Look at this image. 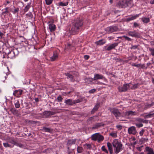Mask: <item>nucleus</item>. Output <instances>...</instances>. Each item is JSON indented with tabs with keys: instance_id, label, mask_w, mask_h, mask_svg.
<instances>
[{
	"instance_id": "nucleus-1",
	"label": "nucleus",
	"mask_w": 154,
	"mask_h": 154,
	"mask_svg": "<svg viewBox=\"0 0 154 154\" xmlns=\"http://www.w3.org/2000/svg\"><path fill=\"white\" fill-rule=\"evenodd\" d=\"M83 25V22L82 19L77 18L73 23L71 28L69 29L70 33L74 34L79 32L80 28Z\"/></svg>"
},
{
	"instance_id": "nucleus-2",
	"label": "nucleus",
	"mask_w": 154,
	"mask_h": 154,
	"mask_svg": "<svg viewBox=\"0 0 154 154\" xmlns=\"http://www.w3.org/2000/svg\"><path fill=\"white\" fill-rule=\"evenodd\" d=\"M112 144L114 149L115 152L116 154L118 153L122 150V145L121 142L119 141L118 140H113Z\"/></svg>"
},
{
	"instance_id": "nucleus-3",
	"label": "nucleus",
	"mask_w": 154,
	"mask_h": 154,
	"mask_svg": "<svg viewBox=\"0 0 154 154\" xmlns=\"http://www.w3.org/2000/svg\"><path fill=\"white\" fill-rule=\"evenodd\" d=\"M82 98L81 99H78L73 101L71 99H68L67 100H66L65 101V103L68 105L71 106L74 104L82 102Z\"/></svg>"
},
{
	"instance_id": "nucleus-4",
	"label": "nucleus",
	"mask_w": 154,
	"mask_h": 154,
	"mask_svg": "<svg viewBox=\"0 0 154 154\" xmlns=\"http://www.w3.org/2000/svg\"><path fill=\"white\" fill-rule=\"evenodd\" d=\"M92 140L95 141L97 140L98 142H100L103 140L104 137L98 133L93 134L91 137Z\"/></svg>"
},
{
	"instance_id": "nucleus-5",
	"label": "nucleus",
	"mask_w": 154,
	"mask_h": 154,
	"mask_svg": "<svg viewBox=\"0 0 154 154\" xmlns=\"http://www.w3.org/2000/svg\"><path fill=\"white\" fill-rule=\"evenodd\" d=\"M129 84H125L122 87L119 86L118 87L119 91L121 92L127 91L130 87Z\"/></svg>"
},
{
	"instance_id": "nucleus-6",
	"label": "nucleus",
	"mask_w": 154,
	"mask_h": 154,
	"mask_svg": "<svg viewBox=\"0 0 154 154\" xmlns=\"http://www.w3.org/2000/svg\"><path fill=\"white\" fill-rule=\"evenodd\" d=\"M111 112L113 113L116 117H119L121 113L119 110L115 108H113L111 110Z\"/></svg>"
},
{
	"instance_id": "nucleus-7",
	"label": "nucleus",
	"mask_w": 154,
	"mask_h": 154,
	"mask_svg": "<svg viewBox=\"0 0 154 154\" xmlns=\"http://www.w3.org/2000/svg\"><path fill=\"white\" fill-rule=\"evenodd\" d=\"M128 35L133 37L136 38H138L140 37V34L137 32H136L135 31L129 32H128Z\"/></svg>"
},
{
	"instance_id": "nucleus-8",
	"label": "nucleus",
	"mask_w": 154,
	"mask_h": 154,
	"mask_svg": "<svg viewBox=\"0 0 154 154\" xmlns=\"http://www.w3.org/2000/svg\"><path fill=\"white\" fill-rule=\"evenodd\" d=\"M128 131L129 134H135L137 131L135 127L132 126L129 128L128 129Z\"/></svg>"
},
{
	"instance_id": "nucleus-9",
	"label": "nucleus",
	"mask_w": 154,
	"mask_h": 154,
	"mask_svg": "<svg viewBox=\"0 0 154 154\" xmlns=\"http://www.w3.org/2000/svg\"><path fill=\"white\" fill-rule=\"evenodd\" d=\"M107 29L109 33H111L117 31L118 30V28L117 27L114 26L107 28Z\"/></svg>"
},
{
	"instance_id": "nucleus-10",
	"label": "nucleus",
	"mask_w": 154,
	"mask_h": 154,
	"mask_svg": "<svg viewBox=\"0 0 154 154\" xmlns=\"http://www.w3.org/2000/svg\"><path fill=\"white\" fill-rule=\"evenodd\" d=\"M6 140L9 143H12L16 145H18V143L14 140L13 137H8L6 139Z\"/></svg>"
},
{
	"instance_id": "nucleus-11",
	"label": "nucleus",
	"mask_w": 154,
	"mask_h": 154,
	"mask_svg": "<svg viewBox=\"0 0 154 154\" xmlns=\"http://www.w3.org/2000/svg\"><path fill=\"white\" fill-rule=\"evenodd\" d=\"M117 5L120 7L122 8H125L127 7V5L125 3V1L122 0L119 2Z\"/></svg>"
},
{
	"instance_id": "nucleus-12",
	"label": "nucleus",
	"mask_w": 154,
	"mask_h": 154,
	"mask_svg": "<svg viewBox=\"0 0 154 154\" xmlns=\"http://www.w3.org/2000/svg\"><path fill=\"white\" fill-rule=\"evenodd\" d=\"M76 140V139L68 140L67 143V145L68 146H71L72 145L75 144Z\"/></svg>"
},
{
	"instance_id": "nucleus-13",
	"label": "nucleus",
	"mask_w": 154,
	"mask_h": 154,
	"mask_svg": "<svg viewBox=\"0 0 154 154\" xmlns=\"http://www.w3.org/2000/svg\"><path fill=\"white\" fill-rule=\"evenodd\" d=\"M104 124L102 123H97L93 125L92 129H97L101 126H104Z\"/></svg>"
},
{
	"instance_id": "nucleus-14",
	"label": "nucleus",
	"mask_w": 154,
	"mask_h": 154,
	"mask_svg": "<svg viewBox=\"0 0 154 154\" xmlns=\"http://www.w3.org/2000/svg\"><path fill=\"white\" fill-rule=\"evenodd\" d=\"M145 151L147 152V154H154L153 149L148 146L146 147Z\"/></svg>"
},
{
	"instance_id": "nucleus-15",
	"label": "nucleus",
	"mask_w": 154,
	"mask_h": 154,
	"mask_svg": "<svg viewBox=\"0 0 154 154\" xmlns=\"http://www.w3.org/2000/svg\"><path fill=\"white\" fill-rule=\"evenodd\" d=\"M49 29L51 32H54L56 29V26L53 23H51L49 25Z\"/></svg>"
},
{
	"instance_id": "nucleus-16",
	"label": "nucleus",
	"mask_w": 154,
	"mask_h": 154,
	"mask_svg": "<svg viewBox=\"0 0 154 154\" xmlns=\"http://www.w3.org/2000/svg\"><path fill=\"white\" fill-rule=\"evenodd\" d=\"M58 54L56 52L54 53L53 56L51 57V61H54L56 60L58 58Z\"/></svg>"
},
{
	"instance_id": "nucleus-17",
	"label": "nucleus",
	"mask_w": 154,
	"mask_h": 154,
	"mask_svg": "<svg viewBox=\"0 0 154 154\" xmlns=\"http://www.w3.org/2000/svg\"><path fill=\"white\" fill-rule=\"evenodd\" d=\"M100 106V104L99 103H97L96 104L94 108L91 112V113L92 114H94L96 111L98 109Z\"/></svg>"
},
{
	"instance_id": "nucleus-18",
	"label": "nucleus",
	"mask_w": 154,
	"mask_h": 154,
	"mask_svg": "<svg viewBox=\"0 0 154 154\" xmlns=\"http://www.w3.org/2000/svg\"><path fill=\"white\" fill-rule=\"evenodd\" d=\"M103 78V76L99 74H95L93 78L94 80H97L99 79H102Z\"/></svg>"
},
{
	"instance_id": "nucleus-19",
	"label": "nucleus",
	"mask_w": 154,
	"mask_h": 154,
	"mask_svg": "<svg viewBox=\"0 0 154 154\" xmlns=\"http://www.w3.org/2000/svg\"><path fill=\"white\" fill-rule=\"evenodd\" d=\"M107 146L108 150L109 151L110 154H112L113 153L112 147L111 144L109 142H108L107 143Z\"/></svg>"
},
{
	"instance_id": "nucleus-20",
	"label": "nucleus",
	"mask_w": 154,
	"mask_h": 154,
	"mask_svg": "<svg viewBox=\"0 0 154 154\" xmlns=\"http://www.w3.org/2000/svg\"><path fill=\"white\" fill-rule=\"evenodd\" d=\"M118 45V43H114L110 45L106 49V50L108 51H110L114 48L115 47L117 46Z\"/></svg>"
},
{
	"instance_id": "nucleus-21",
	"label": "nucleus",
	"mask_w": 154,
	"mask_h": 154,
	"mask_svg": "<svg viewBox=\"0 0 154 154\" xmlns=\"http://www.w3.org/2000/svg\"><path fill=\"white\" fill-rule=\"evenodd\" d=\"M125 2L127 7H132L133 5V0H125Z\"/></svg>"
},
{
	"instance_id": "nucleus-22",
	"label": "nucleus",
	"mask_w": 154,
	"mask_h": 154,
	"mask_svg": "<svg viewBox=\"0 0 154 154\" xmlns=\"http://www.w3.org/2000/svg\"><path fill=\"white\" fill-rule=\"evenodd\" d=\"M125 115L126 116H132L136 115V112H133L131 111H127L125 112Z\"/></svg>"
},
{
	"instance_id": "nucleus-23",
	"label": "nucleus",
	"mask_w": 154,
	"mask_h": 154,
	"mask_svg": "<svg viewBox=\"0 0 154 154\" xmlns=\"http://www.w3.org/2000/svg\"><path fill=\"white\" fill-rule=\"evenodd\" d=\"M10 111L14 114L17 116H19L20 114L18 113V111L15 108H12L10 109Z\"/></svg>"
},
{
	"instance_id": "nucleus-24",
	"label": "nucleus",
	"mask_w": 154,
	"mask_h": 154,
	"mask_svg": "<svg viewBox=\"0 0 154 154\" xmlns=\"http://www.w3.org/2000/svg\"><path fill=\"white\" fill-rule=\"evenodd\" d=\"M52 112L50 111H46L43 112V115L45 117H47L50 115H52Z\"/></svg>"
},
{
	"instance_id": "nucleus-25",
	"label": "nucleus",
	"mask_w": 154,
	"mask_h": 154,
	"mask_svg": "<svg viewBox=\"0 0 154 154\" xmlns=\"http://www.w3.org/2000/svg\"><path fill=\"white\" fill-rule=\"evenodd\" d=\"M139 14H137L136 15H134L131 17L128 18L126 19V21H129L131 20H133L137 17H138L139 16Z\"/></svg>"
},
{
	"instance_id": "nucleus-26",
	"label": "nucleus",
	"mask_w": 154,
	"mask_h": 154,
	"mask_svg": "<svg viewBox=\"0 0 154 154\" xmlns=\"http://www.w3.org/2000/svg\"><path fill=\"white\" fill-rule=\"evenodd\" d=\"M93 80V79L90 78H84V80L85 82L88 84L92 82Z\"/></svg>"
},
{
	"instance_id": "nucleus-27",
	"label": "nucleus",
	"mask_w": 154,
	"mask_h": 154,
	"mask_svg": "<svg viewBox=\"0 0 154 154\" xmlns=\"http://www.w3.org/2000/svg\"><path fill=\"white\" fill-rule=\"evenodd\" d=\"M141 20L144 23H147L150 21V19L148 17H143Z\"/></svg>"
},
{
	"instance_id": "nucleus-28",
	"label": "nucleus",
	"mask_w": 154,
	"mask_h": 154,
	"mask_svg": "<svg viewBox=\"0 0 154 154\" xmlns=\"http://www.w3.org/2000/svg\"><path fill=\"white\" fill-rule=\"evenodd\" d=\"M43 130H44L45 132H48L49 133L52 132L53 131L52 129L45 127H43Z\"/></svg>"
},
{
	"instance_id": "nucleus-29",
	"label": "nucleus",
	"mask_w": 154,
	"mask_h": 154,
	"mask_svg": "<svg viewBox=\"0 0 154 154\" xmlns=\"http://www.w3.org/2000/svg\"><path fill=\"white\" fill-rule=\"evenodd\" d=\"M106 41L103 39L100 40L96 42V43L97 45H102L105 43Z\"/></svg>"
},
{
	"instance_id": "nucleus-30",
	"label": "nucleus",
	"mask_w": 154,
	"mask_h": 154,
	"mask_svg": "<svg viewBox=\"0 0 154 154\" xmlns=\"http://www.w3.org/2000/svg\"><path fill=\"white\" fill-rule=\"evenodd\" d=\"M3 145L5 147L12 148L14 146H12L11 145L9 144V143L8 142H7L3 143Z\"/></svg>"
},
{
	"instance_id": "nucleus-31",
	"label": "nucleus",
	"mask_w": 154,
	"mask_h": 154,
	"mask_svg": "<svg viewBox=\"0 0 154 154\" xmlns=\"http://www.w3.org/2000/svg\"><path fill=\"white\" fill-rule=\"evenodd\" d=\"M8 57L10 58H12L14 56V52L13 51H11L8 54Z\"/></svg>"
},
{
	"instance_id": "nucleus-32",
	"label": "nucleus",
	"mask_w": 154,
	"mask_h": 154,
	"mask_svg": "<svg viewBox=\"0 0 154 154\" xmlns=\"http://www.w3.org/2000/svg\"><path fill=\"white\" fill-rule=\"evenodd\" d=\"M30 7V3H29L25 7V8L24 9V11L25 12H27L28 10L29 9Z\"/></svg>"
},
{
	"instance_id": "nucleus-33",
	"label": "nucleus",
	"mask_w": 154,
	"mask_h": 154,
	"mask_svg": "<svg viewBox=\"0 0 154 154\" xmlns=\"http://www.w3.org/2000/svg\"><path fill=\"white\" fill-rule=\"evenodd\" d=\"M139 84L137 83L134 85L131 88V89L132 90H135L137 88H138L139 86Z\"/></svg>"
},
{
	"instance_id": "nucleus-34",
	"label": "nucleus",
	"mask_w": 154,
	"mask_h": 154,
	"mask_svg": "<svg viewBox=\"0 0 154 154\" xmlns=\"http://www.w3.org/2000/svg\"><path fill=\"white\" fill-rule=\"evenodd\" d=\"M15 106L16 108H19L20 107V104L19 101L17 100L15 102Z\"/></svg>"
},
{
	"instance_id": "nucleus-35",
	"label": "nucleus",
	"mask_w": 154,
	"mask_h": 154,
	"mask_svg": "<svg viewBox=\"0 0 154 154\" xmlns=\"http://www.w3.org/2000/svg\"><path fill=\"white\" fill-rule=\"evenodd\" d=\"M68 3L66 2V3H63L62 2H60L59 3V5L60 6H66L68 5Z\"/></svg>"
},
{
	"instance_id": "nucleus-36",
	"label": "nucleus",
	"mask_w": 154,
	"mask_h": 154,
	"mask_svg": "<svg viewBox=\"0 0 154 154\" xmlns=\"http://www.w3.org/2000/svg\"><path fill=\"white\" fill-rule=\"evenodd\" d=\"M83 150V148L82 147L79 146L77 148V151L79 153H80L82 152Z\"/></svg>"
},
{
	"instance_id": "nucleus-37",
	"label": "nucleus",
	"mask_w": 154,
	"mask_h": 154,
	"mask_svg": "<svg viewBox=\"0 0 154 154\" xmlns=\"http://www.w3.org/2000/svg\"><path fill=\"white\" fill-rule=\"evenodd\" d=\"M65 74L66 76H67L69 78L71 79H73V76L71 74H70L69 73H65Z\"/></svg>"
},
{
	"instance_id": "nucleus-38",
	"label": "nucleus",
	"mask_w": 154,
	"mask_h": 154,
	"mask_svg": "<svg viewBox=\"0 0 154 154\" xmlns=\"http://www.w3.org/2000/svg\"><path fill=\"white\" fill-rule=\"evenodd\" d=\"M109 135L113 137H117V135L116 133L112 132L110 133Z\"/></svg>"
},
{
	"instance_id": "nucleus-39",
	"label": "nucleus",
	"mask_w": 154,
	"mask_h": 154,
	"mask_svg": "<svg viewBox=\"0 0 154 154\" xmlns=\"http://www.w3.org/2000/svg\"><path fill=\"white\" fill-rule=\"evenodd\" d=\"M53 0H45L46 4L47 5H50L52 2Z\"/></svg>"
},
{
	"instance_id": "nucleus-40",
	"label": "nucleus",
	"mask_w": 154,
	"mask_h": 154,
	"mask_svg": "<svg viewBox=\"0 0 154 154\" xmlns=\"http://www.w3.org/2000/svg\"><path fill=\"white\" fill-rule=\"evenodd\" d=\"M153 105H154V102L152 103H151L150 104H147V105H146L145 107L146 108H148L152 106H153Z\"/></svg>"
},
{
	"instance_id": "nucleus-41",
	"label": "nucleus",
	"mask_w": 154,
	"mask_h": 154,
	"mask_svg": "<svg viewBox=\"0 0 154 154\" xmlns=\"http://www.w3.org/2000/svg\"><path fill=\"white\" fill-rule=\"evenodd\" d=\"M123 38H125V40H127L128 41H131V39L130 38L127 37L126 36L124 35L122 37Z\"/></svg>"
},
{
	"instance_id": "nucleus-42",
	"label": "nucleus",
	"mask_w": 154,
	"mask_h": 154,
	"mask_svg": "<svg viewBox=\"0 0 154 154\" xmlns=\"http://www.w3.org/2000/svg\"><path fill=\"white\" fill-rule=\"evenodd\" d=\"M26 16L30 18H32L33 16L31 13H29L26 14Z\"/></svg>"
},
{
	"instance_id": "nucleus-43",
	"label": "nucleus",
	"mask_w": 154,
	"mask_h": 154,
	"mask_svg": "<svg viewBox=\"0 0 154 154\" xmlns=\"http://www.w3.org/2000/svg\"><path fill=\"white\" fill-rule=\"evenodd\" d=\"M8 8H6L5 9V11H4V12H2V14H6L8 13Z\"/></svg>"
},
{
	"instance_id": "nucleus-44",
	"label": "nucleus",
	"mask_w": 154,
	"mask_h": 154,
	"mask_svg": "<svg viewBox=\"0 0 154 154\" xmlns=\"http://www.w3.org/2000/svg\"><path fill=\"white\" fill-rule=\"evenodd\" d=\"M138 48V45H132L131 47V49L135 50V49Z\"/></svg>"
},
{
	"instance_id": "nucleus-45",
	"label": "nucleus",
	"mask_w": 154,
	"mask_h": 154,
	"mask_svg": "<svg viewBox=\"0 0 154 154\" xmlns=\"http://www.w3.org/2000/svg\"><path fill=\"white\" fill-rule=\"evenodd\" d=\"M152 116V114H149L145 116L144 117V118L146 119L147 118H149L151 117Z\"/></svg>"
},
{
	"instance_id": "nucleus-46",
	"label": "nucleus",
	"mask_w": 154,
	"mask_h": 154,
	"mask_svg": "<svg viewBox=\"0 0 154 154\" xmlns=\"http://www.w3.org/2000/svg\"><path fill=\"white\" fill-rule=\"evenodd\" d=\"M74 46V45H72L70 44H67V48L69 49L71 48L72 47H73Z\"/></svg>"
},
{
	"instance_id": "nucleus-47",
	"label": "nucleus",
	"mask_w": 154,
	"mask_h": 154,
	"mask_svg": "<svg viewBox=\"0 0 154 154\" xmlns=\"http://www.w3.org/2000/svg\"><path fill=\"white\" fill-rule=\"evenodd\" d=\"M102 150L106 153H108V151L105 148L104 146H102L101 148Z\"/></svg>"
},
{
	"instance_id": "nucleus-48",
	"label": "nucleus",
	"mask_w": 154,
	"mask_h": 154,
	"mask_svg": "<svg viewBox=\"0 0 154 154\" xmlns=\"http://www.w3.org/2000/svg\"><path fill=\"white\" fill-rule=\"evenodd\" d=\"M149 50L151 52V55L154 56V49L150 48Z\"/></svg>"
},
{
	"instance_id": "nucleus-49",
	"label": "nucleus",
	"mask_w": 154,
	"mask_h": 154,
	"mask_svg": "<svg viewBox=\"0 0 154 154\" xmlns=\"http://www.w3.org/2000/svg\"><path fill=\"white\" fill-rule=\"evenodd\" d=\"M57 100L59 102H61L63 100V98L60 96H59L57 97Z\"/></svg>"
},
{
	"instance_id": "nucleus-50",
	"label": "nucleus",
	"mask_w": 154,
	"mask_h": 154,
	"mask_svg": "<svg viewBox=\"0 0 154 154\" xmlns=\"http://www.w3.org/2000/svg\"><path fill=\"white\" fill-rule=\"evenodd\" d=\"M135 124L136 125L138 128H140L141 127H142L143 126V124L142 123H139V124L136 123Z\"/></svg>"
},
{
	"instance_id": "nucleus-51",
	"label": "nucleus",
	"mask_w": 154,
	"mask_h": 154,
	"mask_svg": "<svg viewBox=\"0 0 154 154\" xmlns=\"http://www.w3.org/2000/svg\"><path fill=\"white\" fill-rule=\"evenodd\" d=\"M143 119L141 118H137L136 119V120L140 122H143Z\"/></svg>"
},
{
	"instance_id": "nucleus-52",
	"label": "nucleus",
	"mask_w": 154,
	"mask_h": 154,
	"mask_svg": "<svg viewBox=\"0 0 154 154\" xmlns=\"http://www.w3.org/2000/svg\"><path fill=\"white\" fill-rule=\"evenodd\" d=\"M144 131V130L143 129L141 131H140L139 133L140 135L141 136H142Z\"/></svg>"
},
{
	"instance_id": "nucleus-53",
	"label": "nucleus",
	"mask_w": 154,
	"mask_h": 154,
	"mask_svg": "<svg viewBox=\"0 0 154 154\" xmlns=\"http://www.w3.org/2000/svg\"><path fill=\"white\" fill-rule=\"evenodd\" d=\"M94 119V117H92L89 118V119H88L87 121L88 122H90V121H93V122L94 121H93V120Z\"/></svg>"
},
{
	"instance_id": "nucleus-54",
	"label": "nucleus",
	"mask_w": 154,
	"mask_h": 154,
	"mask_svg": "<svg viewBox=\"0 0 154 154\" xmlns=\"http://www.w3.org/2000/svg\"><path fill=\"white\" fill-rule=\"evenodd\" d=\"M132 66L137 67H140V66L141 65H140V64H134L132 65Z\"/></svg>"
},
{
	"instance_id": "nucleus-55",
	"label": "nucleus",
	"mask_w": 154,
	"mask_h": 154,
	"mask_svg": "<svg viewBox=\"0 0 154 154\" xmlns=\"http://www.w3.org/2000/svg\"><path fill=\"white\" fill-rule=\"evenodd\" d=\"M134 26L135 27H137L139 26V25L137 23H134Z\"/></svg>"
},
{
	"instance_id": "nucleus-56",
	"label": "nucleus",
	"mask_w": 154,
	"mask_h": 154,
	"mask_svg": "<svg viewBox=\"0 0 154 154\" xmlns=\"http://www.w3.org/2000/svg\"><path fill=\"white\" fill-rule=\"evenodd\" d=\"M18 94L20 95L22 94L23 91L22 90H18Z\"/></svg>"
},
{
	"instance_id": "nucleus-57",
	"label": "nucleus",
	"mask_w": 154,
	"mask_h": 154,
	"mask_svg": "<svg viewBox=\"0 0 154 154\" xmlns=\"http://www.w3.org/2000/svg\"><path fill=\"white\" fill-rule=\"evenodd\" d=\"M140 65H141L140 66V67H141L142 68H145V64H140Z\"/></svg>"
},
{
	"instance_id": "nucleus-58",
	"label": "nucleus",
	"mask_w": 154,
	"mask_h": 154,
	"mask_svg": "<svg viewBox=\"0 0 154 154\" xmlns=\"http://www.w3.org/2000/svg\"><path fill=\"white\" fill-rule=\"evenodd\" d=\"M84 57L85 59L87 60L89 58V56L88 55H85L84 56Z\"/></svg>"
},
{
	"instance_id": "nucleus-59",
	"label": "nucleus",
	"mask_w": 154,
	"mask_h": 154,
	"mask_svg": "<svg viewBox=\"0 0 154 154\" xmlns=\"http://www.w3.org/2000/svg\"><path fill=\"white\" fill-rule=\"evenodd\" d=\"M37 122L35 121H29V122H30V123H32V124H33V123L36 124Z\"/></svg>"
},
{
	"instance_id": "nucleus-60",
	"label": "nucleus",
	"mask_w": 154,
	"mask_h": 154,
	"mask_svg": "<svg viewBox=\"0 0 154 154\" xmlns=\"http://www.w3.org/2000/svg\"><path fill=\"white\" fill-rule=\"evenodd\" d=\"M148 121L146 120H143V122L145 123H148Z\"/></svg>"
},
{
	"instance_id": "nucleus-61",
	"label": "nucleus",
	"mask_w": 154,
	"mask_h": 154,
	"mask_svg": "<svg viewBox=\"0 0 154 154\" xmlns=\"http://www.w3.org/2000/svg\"><path fill=\"white\" fill-rule=\"evenodd\" d=\"M95 91V89H92L90 91V92L91 93H94Z\"/></svg>"
},
{
	"instance_id": "nucleus-62",
	"label": "nucleus",
	"mask_w": 154,
	"mask_h": 154,
	"mask_svg": "<svg viewBox=\"0 0 154 154\" xmlns=\"http://www.w3.org/2000/svg\"><path fill=\"white\" fill-rule=\"evenodd\" d=\"M137 149L139 151H141L142 150V149L140 147H137Z\"/></svg>"
},
{
	"instance_id": "nucleus-63",
	"label": "nucleus",
	"mask_w": 154,
	"mask_h": 154,
	"mask_svg": "<svg viewBox=\"0 0 154 154\" xmlns=\"http://www.w3.org/2000/svg\"><path fill=\"white\" fill-rule=\"evenodd\" d=\"M18 8H16L14 9V13H15L17 12H18Z\"/></svg>"
},
{
	"instance_id": "nucleus-64",
	"label": "nucleus",
	"mask_w": 154,
	"mask_h": 154,
	"mask_svg": "<svg viewBox=\"0 0 154 154\" xmlns=\"http://www.w3.org/2000/svg\"><path fill=\"white\" fill-rule=\"evenodd\" d=\"M150 3L152 4H154V0H151L150 1Z\"/></svg>"
}]
</instances>
